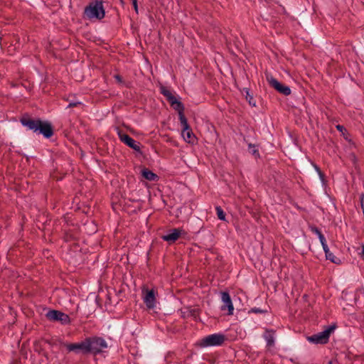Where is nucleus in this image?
Listing matches in <instances>:
<instances>
[{
	"instance_id": "obj_1",
	"label": "nucleus",
	"mask_w": 364,
	"mask_h": 364,
	"mask_svg": "<svg viewBox=\"0 0 364 364\" xmlns=\"http://www.w3.org/2000/svg\"><path fill=\"white\" fill-rule=\"evenodd\" d=\"M21 124L38 134H42L45 138H50L53 134V127L50 122L43 121L40 118L33 119L28 114H23L21 119Z\"/></svg>"
},
{
	"instance_id": "obj_2",
	"label": "nucleus",
	"mask_w": 364,
	"mask_h": 364,
	"mask_svg": "<svg viewBox=\"0 0 364 364\" xmlns=\"http://www.w3.org/2000/svg\"><path fill=\"white\" fill-rule=\"evenodd\" d=\"M87 353L93 355L107 352L108 344L104 338L93 336L85 338Z\"/></svg>"
},
{
	"instance_id": "obj_3",
	"label": "nucleus",
	"mask_w": 364,
	"mask_h": 364,
	"mask_svg": "<svg viewBox=\"0 0 364 364\" xmlns=\"http://www.w3.org/2000/svg\"><path fill=\"white\" fill-rule=\"evenodd\" d=\"M85 15L89 19L97 18L99 20L105 17V11L103 6V2L101 0H95L90 2L85 8Z\"/></svg>"
},
{
	"instance_id": "obj_4",
	"label": "nucleus",
	"mask_w": 364,
	"mask_h": 364,
	"mask_svg": "<svg viewBox=\"0 0 364 364\" xmlns=\"http://www.w3.org/2000/svg\"><path fill=\"white\" fill-rule=\"evenodd\" d=\"M336 325L333 324L326 327V329L318 333L307 337V340L315 344H326L329 341L330 335L336 329Z\"/></svg>"
},
{
	"instance_id": "obj_5",
	"label": "nucleus",
	"mask_w": 364,
	"mask_h": 364,
	"mask_svg": "<svg viewBox=\"0 0 364 364\" xmlns=\"http://www.w3.org/2000/svg\"><path fill=\"white\" fill-rule=\"evenodd\" d=\"M160 92L164 97H166L171 107L178 112V115L184 113L185 107L181 101L178 100L167 87L161 85L160 87Z\"/></svg>"
},
{
	"instance_id": "obj_6",
	"label": "nucleus",
	"mask_w": 364,
	"mask_h": 364,
	"mask_svg": "<svg viewBox=\"0 0 364 364\" xmlns=\"http://www.w3.org/2000/svg\"><path fill=\"white\" fill-rule=\"evenodd\" d=\"M226 340V336L223 333H214L203 338L200 341V346H220Z\"/></svg>"
},
{
	"instance_id": "obj_7",
	"label": "nucleus",
	"mask_w": 364,
	"mask_h": 364,
	"mask_svg": "<svg viewBox=\"0 0 364 364\" xmlns=\"http://www.w3.org/2000/svg\"><path fill=\"white\" fill-rule=\"evenodd\" d=\"M265 77L269 85L275 90H277L279 93L284 95L285 96H288L291 94L290 87L279 82L271 74L265 73Z\"/></svg>"
},
{
	"instance_id": "obj_8",
	"label": "nucleus",
	"mask_w": 364,
	"mask_h": 364,
	"mask_svg": "<svg viewBox=\"0 0 364 364\" xmlns=\"http://www.w3.org/2000/svg\"><path fill=\"white\" fill-rule=\"evenodd\" d=\"M46 318L51 321H59L63 325L69 324L70 318L69 316L58 310H49L46 314Z\"/></svg>"
},
{
	"instance_id": "obj_9",
	"label": "nucleus",
	"mask_w": 364,
	"mask_h": 364,
	"mask_svg": "<svg viewBox=\"0 0 364 364\" xmlns=\"http://www.w3.org/2000/svg\"><path fill=\"white\" fill-rule=\"evenodd\" d=\"M117 134L121 141H122L124 144H126L129 148L134 149V151L141 153L139 142L136 141L129 135L124 133L122 130L119 129H118Z\"/></svg>"
},
{
	"instance_id": "obj_10",
	"label": "nucleus",
	"mask_w": 364,
	"mask_h": 364,
	"mask_svg": "<svg viewBox=\"0 0 364 364\" xmlns=\"http://www.w3.org/2000/svg\"><path fill=\"white\" fill-rule=\"evenodd\" d=\"M69 352L73 351L75 353H81L83 355H88L85 338L79 343H71L65 344Z\"/></svg>"
},
{
	"instance_id": "obj_11",
	"label": "nucleus",
	"mask_w": 364,
	"mask_h": 364,
	"mask_svg": "<svg viewBox=\"0 0 364 364\" xmlns=\"http://www.w3.org/2000/svg\"><path fill=\"white\" fill-rule=\"evenodd\" d=\"M221 299H222V301L224 303V304L221 306L220 309L222 311H225V310L228 309V314L232 315L234 307H233V304L232 303L231 297H230L229 293L227 291H223L221 293Z\"/></svg>"
},
{
	"instance_id": "obj_12",
	"label": "nucleus",
	"mask_w": 364,
	"mask_h": 364,
	"mask_svg": "<svg viewBox=\"0 0 364 364\" xmlns=\"http://www.w3.org/2000/svg\"><path fill=\"white\" fill-rule=\"evenodd\" d=\"M185 231L180 228H173L166 235H162L161 238L169 244L175 242Z\"/></svg>"
},
{
	"instance_id": "obj_13",
	"label": "nucleus",
	"mask_w": 364,
	"mask_h": 364,
	"mask_svg": "<svg viewBox=\"0 0 364 364\" xmlns=\"http://www.w3.org/2000/svg\"><path fill=\"white\" fill-rule=\"evenodd\" d=\"M144 297V302L149 309H154L156 304L155 291L152 289H146Z\"/></svg>"
},
{
	"instance_id": "obj_14",
	"label": "nucleus",
	"mask_w": 364,
	"mask_h": 364,
	"mask_svg": "<svg viewBox=\"0 0 364 364\" xmlns=\"http://www.w3.org/2000/svg\"><path fill=\"white\" fill-rule=\"evenodd\" d=\"M276 331L266 328L263 334V338L267 341V347L270 348L274 346V336Z\"/></svg>"
},
{
	"instance_id": "obj_15",
	"label": "nucleus",
	"mask_w": 364,
	"mask_h": 364,
	"mask_svg": "<svg viewBox=\"0 0 364 364\" xmlns=\"http://www.w3.org/2000/svg\"><path fill=\"white\" fill-rule=\"evenodd\" d=\"M141 173L142 177L147 181H158L159 179V176L157 174L154 173L147 168H142Z\"/></svg>"
},
{
	"instance_id": "obj_16",
	"label": "nucleus",
	"mask_w": 364,
	"mask_h": 364,
	"mask_svg": "<svg viewBox=\"0 0 364 364\" xmlns=\"http://www.w3.org/2000/svg\"><path fill=\"white\" fill-rule=\"evenodd\" d=\"M323 249L326 255V259L327 260H330L331 262L337 264L341 263V259L336 257L332 252H330L328 245H324Z\"/></svg>"
},
{
	"instance_id": "obj_17",
	"label": "nucleus",
	"mask_w": 364,
	"mask_h": 364,
	"mask_svg": "<svg viewBox=\"0 0 364 364\" xmlns=\"http://www.w3.org/2000/svg\"><path fill=\"white\" fill-rule=\"evenodd\" d=\"M182 136L184 140L188 143L194 144L196 140V137L191 128L187 131H182Z\"/></svg>"
},
{
	"instance_id": "obj_18",
	"label": "nucleus",
	"mask_w": 364,
	"mask_h": 364,
	"mask_svg": "<svg viewBox=\"0 0 364 364\" xmlns=\"http://www.w3.org/2000/svg\"><path fill=\"white\" fill-rule=\"evenodd\" d=\"M179 119L181 124L182 126V131H187L191 128L190 125L188 123V120L184 114V113H182L179 114Z\"/></svg>"
},
{
	"instance_id": "obj_19",
	"label": "nucleus",
	"mask_w": 364,
	"mask_h": 364,
	"mask_svg": "<svg viewBox=\"0 0 364 364\" xmlns=\"http://www.w3.org/2000/svg\"><path fill=\"white\" fill-rule=\"evenodd\" d=\"M74 95H69L67 99H65L66 101L69 102V104L68 105V108H73L77 107L79 105H82V102L80 101H75L73 98H74Z\"/></svg>"
},
{
	"instance_id": "obj_20",
	"label": "nucleus",
	"mask_w": 364,
	"mask_h": 364,
	"mask_svg": "<svg viewBox=\"0 0 364 364\" xmlns=\"http://www.w3.org/2000/svg\"><path fill=\"white\" fill-rule=\"evenodd\" d=\"M63 240L66 242H72L76 240L75 236L71 231H65L63 235Z\"/></svg>"
},
{
	"instance_id": "obj_21",
	"label": "nucleus",
	"mask_w": 364,
	"mask_h": 364,
	"mask_svg": "<svg viewBox=\"0 0 364 364\" xmlns=\"http://www.w3.org/2000/svg\"><path fill=\"white\" fill-rule=\"evenodd\" d=\"M215 210H216V213H217L218 218L220 220L225 221V213H224L222 208L220 206H217L215 208Z\"/></svg>"
},
{
	"instance_id": "obj_22",
	"label": "nucleus",
	"mask_w": 364,
	"mask_h": 364,
	"mask_svg": "<svg viewBox=\"0 0 364 364\" xmlns=\"http://www.w3.org/2000/svg\"><path fill=\"white\" fill-rule=\"evenodd\" d=\"M246 92V100L248 101L249 104L253 107L256 106V101L254 100L252 95L250 94V92L248 90L245 91Z\"/></svg>"
},
{
	"instance_id": "obj_23",
	"label": "nucleus",
	"mask_w": 364,
	"mask_h": 364,
	"mask_svg": "<svg viewBox=\"0 0 364 364\" xmlns=\"http://www.w3.org/2000/svg\"><path fill=\"white\" fill-rule=\"evenodd\" d=\"M249 151L255 157H259V151L255 148V144H249Z\"/></svg>"
},
{
	"instance_id": "obj_24",
	"label": "nucleus",
	"mask_w": 364,
	"mask_h": 364,
	"mask_svg": "<svg viewBox=\"0 0 364 364\" xmlns=\"http://www.w3.org/2000/svg\"><path fill=\"white\" fill-rule=\"evenodd\" d=\"M249 313L265 314V313H267V309H261L259 308L255 307V308H252L249 311Z\"/></svg>"
},
{
	"instance_id": "obj_25",
	"label": "nucleus",
	"mask_w": 364,
	"mask_h": 364,
	"mask_svg": "<svg viewBox=\"0 0 364 364\" xmlns=\"http://www.w3.org/2000/svg\"><path fill=\"white\" fill-rule=\"evenodd\" d=\"M336 129H337L339 132H341L343 134V135L344 136V138H345L346 140L350 141V140L348 139V138L346 136V134H345V133H346V132H347V130H346V129L343 125L338 124V125H336Z\"/></svg>"
},
{
	"instance_id": "obj_26",
	"label": "nucleus",
	"mask_w": 364,
	"mask_h": 364,
	"mask_svg": "<svg viewBox=\"0 0 364 364\" xmlns=\"http://www.w3.org/2000/svg\"><path fill=\"white\" fill-rule=\"evenodd\" d=\"M309 229L311 230V231L315 234H316L317 235H318L320 233H321V230L315 225H309Z\"/></svg>"
},
{
	"instance_id": "obj_27",
	"label": "nucleus",
	"mask_w": 364,
	"mask_h": 364,
	"mask_svg": "<svg viewBox=\"0 0 364 364\" xmlns=\"http://www.w3.org/2000/svg\"><path fill=\"white\" fill-rule=\"evenodd\" d=\"M318 238H319V240L321 242V244L322 245V247H324V245H327L326 243V238L324 237V235L321 233H320L318 235Z\"/></svg>"
},
{
	"instance_id": "obj_28",
	"label": "nucleus",
	"mask_w": 364,
	"mask_h": 364,
	"mask_svg": "<svg viewBox=\"0 0 364 364\" xmlns=\"http://www.w3.org/2000/svg\"><path fill=\"white\" fill-rule=\"evenodd\" d=\"M132 4H133V7L134 9V11H136V14H138V4H137V0H132Z\"/></svg>"
},
{
	"instance_id": "obj_29",
	"label": "nucleus",
	"mask_w": 364,
	"mask_h": 364,
	"mask_svg": "<svg viewBox=\"0 0 364 364\" xmlns=\"http://www.w3.org/2000/svg\"><path fill=\"white\" fill-rule=\"evenodd\" d=\"M360 202L361 208H364V193L360 194Z\"/></svg>"
},
{
	"instance_id": "obj_30",
	"label": "nucleus",
	"mask_w": 364,
	"mask_h": 364,
	"mask_svg": "<svg viewBox=\"0 0 364 364\" xmlns=\"http://www.w3.org/2000/svg\"><path fill=\"white\" fill-rule=\"evenodd\" d=\"M114 78L117 80V81L118 82H123V79H122V77L119 75H114Z\"/></svg>"
},
{
	"instance_id": "obj_31",
	"label": "nucleus",
	"mask_w": 364,
	"mask_h": 364,
	"mask_svg": "<svg viewBox=\"0 0 364 364\" xmlns=\"http://www.w3.org/2000/svg\"><path fill=\"white\" fill-rule=\"evenodd\" d=\"M318 175H319V177L321 178V180L324 182L325 181V174L323 173V172H322L321 171H319V173H318Z\"/></svg>"
},
{
	"instance_id": "obj_32",
	"label": "nucleus",
	"mask_w": 364,
	"mask_h": 364,
	"mask_svg": "<svg viewBox=\"0 0 364 364\" xmlns=\"http://www.w3.org/2000/svg\"><path fill=\"white\" fill-rule=\"evenodd\" d=\"M314 166L318 173H319V171H321V168L317 165L314 164Z\"/></svg>"
},
{
	"instance_id": "obj_33",
	"label": "nucleus",
	"mask_w": 364,
	"mask_h": 364,
	"mask_svg": "<svg viewBox=\"0 0 364 364\" xmlns=\"http://www.w3.org/2000/svg\"><path fill=\"white\" fill-rule=\"evenodd\" d=\"M362 257L364 259V245L362 246Z\"/></svg>"
}]
</instances>
